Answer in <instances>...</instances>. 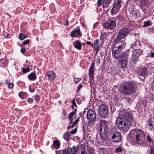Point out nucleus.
<instances>
[{
    "label": "nucleus",
    "mask_w": 154,
    "mask_h": 154,
    "mask_svg": "<svg viewBox=\"0 0 154 154\" xmlns=\"http://www.w3.org/2000/svg\"><path fill=\"white\" fill-rule=\"evenodd\" d=\"M132 120V115L124 110L121 112L120 116L117 118L116 123L122 130L126 131L129 128Z\"/></svg>",
    "instance_id": "obj_1"
},
{
    "label": "nucleus",
    "mask_w": 154,
    "mask_h": 154,
    "mask_svg": "<svg viewBox=\"0 0 154 154\" xmlns=\"http://www.w3.org/2000/svg\"><path fill=\"white\" fill-rule=\"evenodd\" d=\"M131 140L134 144L141 145L144 141L145 134L141 129H134L130 133Z\"/></svg>",
    "instance_id": "obj_2"
},
{
    "label": "nucleus",
    "mask_w": 154,
    "mask_h": 154,
    "mask_svg": "<svg viewBox=\"0 0 154 154\" xmlns=\"http://www.w3.org/2000/svg\"><path fill=\"white\" fill-rule=\"evenodd\" d=\"M137 88V84L134 82H131L121 85L119 88V90L123 94L129 95L135 92Z\"/></svg>",
    "instance_id": "obj_3"
},
{
    "label": "nucleus",
    "mask_w": 154,
    "mask_h": 154,
    "mask_svg": "<svg viewBox=\"0 0 154 154\" xmlns=\"http://www.w3.org/2000/svg\"><path fill=\"white\" fill-rule=\"evenodd\" d=\"M108 107L105 104H101L98 107L99 114L100 116L104 118L108 117L109 113L108 112Z\"/></svg>",
    "instance_id": "obj_4"
},
{
    "label": "nucleus",
    "mask_w": 154,
    "mask_h": 154,
    "mask_svg": "<svg viewBox=\"0 0 154 154\" xmlns=\"http://www.w3.org/2000/svg\"><path fill=\"white\" fill-rule=\"evenodd\" d=\"M108 123L105 120H100V132L101 135H105L109 132Z\"/></svg>",
    "instance_id": "obj_5"
},
{
    "label": "nucleus",
    "mask_w": 154,
    "mask_h": 154,
    "mask_svg": "<svg viewBox=\"0 0 154 154\" xmlns=\"http://www.w3.org/2000/svg\"><path fill=\"white\" fill-rule=\"evenodd\" d=\"M128 57V54L126 52L123 53L120 56L119 59L122 68H124L127 66Z\"/></svg>",
    "instance_id": "obj_6"
},
{
    "label": "nucleus",
    "mask_w": 154,
    "mask_h": 154,
    "mask_svg": "<svg viewBox=\"0 0 154 154\" xmlns=\"http://www.w3.org/2000/svg\"><path fill=\"white\" fill-rule=\"evenodd\" d=\"M122 0H115L113 3V7L111 12L112 15L116 14L119 11L121 6Z\"/></svg>",
    "instance_id": "obj_7"
},
{
    "label": "nucleus",
    "mask_w": 154,
    "mask_h": 154,
    "mask_svg": "<svg viewBox=\"0 0 154 154\" xmlns=\"http://www.w3.org/2000/svg\"><path fill=\"white\" fill-rule=\"evenodd\" d=\"M87 118L88 119V124L89 126L93 125L96 120V116L94 111L91 109L89 110L87 113Z\"/></svg>",
    "instance_id": "obj_8"
},
{
    "label": "nucleus",
    "mask_w": 154,
    "mask_h": 154,
    "mask_svg": "<svg viewBox=\"0 0 154 154\" xmlns=\"http://www.w3.org/2000/svg\"><path fill=\"white\" fill-rule=\"evenodd\" d=\"M103 26L106 29L112 30L116 26V23L115 20L109 19L104 23L103 24Z\"/></svg>",
    "instance_id": "obj_9"
},
{
    "label": "nucleus",
    "mask_w": 154,
    "mask_h": 154,
    "mask_svg": "<svg viewBox=\"0 0 154 154\" xmlns=\"http://www.w3.org/2000/svg\"><path fill=\"white\" fill-rule=\"evenodd\" d=\"M130 32V30L127 28H124L121 29L118 34L116 41L121 40L123 38L125 40V37Z\"/></svg>",
    "instance_id": "obj_10"
},
{
    "label": "nucleus",
    "mask_w": 154,
    "mask_h": 154,
    "mask_svg": "<svg viewBox=\"0 0 154 154\" xmlns=\"http://www.w3.org/2000/svg\"><path fill=\"white\" fill-rule=\"evenodd\" d=\"M143 51L139 50L137 51V52L132 51L133 53L130 59L131 61L134 64H136L140 55L143 54Z\"/></svg>",
    "instance_id": "obj_11"
},
{
    "label": "nucleus",
    "mask_w": 154,
    "mask_h": 154,
    "mask_svg": "<svg viewBox=\"0 0 154 154\" xmlns=\"http://www.w3.org/2000/svg\"><path fill=\"white\" fill-rule=\"evenodd\" d=\"M122 50L113 46L112 49V56L114 58L118 59L121 55Z\"/></svg>",
    "instance_id": "obj_12"
},
{
    "label": "nucleus",
    "mask_w": 154,
    "mask_h": 154,
    "mask_svg": "<svg viewBox=\"0 0 154 154\" xmlns=\"http://www.w3.org/2000/svg\"><path fill=\"white\" fill-rule=\"evenodd\" d=\"M142 47V45L140 42L137 41L131 45L130 48H132L134 49V50H132V51L137 52L138 50L143 51V50L141 49Z\"/></svg>",
    "instance_id": "obj_13"
},
{
    "label": "nucleus",
    "mask_w": 154,
    "mask_h": 154,
    "mask_svg": "<svg viewBox=\"0 0 154 154\" xmlns=\"http://www.w3.org/2000/svg\"><path fill=\"white\" fill-rule=\"evenodd\" d=\"M118 40L116 41V38L114 41L115 44L114 46L122 50V49H123L125 48L126 45V43L124 40Z\"/></svg>",
    "instance_id": "obj_14"
},
{
    "label": "nucleus",
    "mask_w": 154,
    "mask_h": 154,
    "mask_svg": "<svg viewBox=\"0 0 154 154\" xmlns=\"http://www.w3.org/2000/svg\"><path fill=\"white\" fill-rule=\"evenodd\" d=\"M82 35L79 27H77L76 29H74L70 33V35L72 38L81 37Z\"/></svg>",
    "instance_id": "obj_15"
},
{
    "label": "nucleus",
    "mask_w": 154,
    "mask_h": 154,
    "mask_svg": "<svg viewBox=\"0 0 154 154\" xmlns=\"http://www.w3.org/2000/svg\"><path fill=\"white\" fill-rule=\"evenodd\" d=\"M95 67V63L94 61L92 62L90 68L89 69V80H93L94 79V73Z\"/></svg>",
    "instance_id": "obj_16"
},
{
    "label": "nucleus",
    "mask_w": 154,
    "mask_h": 154,
    "mask_svg": "<svg viewBox=\"0 0 154 154\" xmlns=\"http://www.w3.org/2000/svg\"><path fill=\"white\" fill-rule=\"evenodd\" d=\"M112 138L114 142H119L121 140V135L119 132H116L112 136Z\"/></svg>",
    "instance_id": "obj_17"
},
{
    "label": "nucleus",
    "mask_w": 154,
    "mask_h": 154,
    "mask_svg": "<svg viewBox=\"0 0 154 154\" xmlns=\"http://www.w3.org/2000/svg\"><path fill=\"white\" fill-rule=\"evenodd\" d=\"M147 71V67L146 66L140 68L137 71V73L139 75L143 76L146 75Z\"/></svg>",
    "instance_id": "obj_18"
},
{
    "label": "nucleus",
    "mask_w": 154,
    "mask_h": 154,
    "mask_svg": "<svg viewBox=\"0 0 154 154\" xmlns=\"http://www.w3.org/2000/svg\"><path fill=\"white\" fill-rule=\"evenodd\" d=\"M46 75L50 81L54 80L56 77L55 73L51 71H48L46 73Z\"/></svg>",
    "instance_id": "obj_19"
},
{
    "label": "nucleus",
    "mask_w": 154,
    "mask_h": 154,
    "mask_svg": "<svg viewBox=\"0 0 154 154\" xmlns=\"http://www.w3.org/2000/svg\"><path fill=\"white\" fill-rule=\"evenodd\" d=\"M131 16L133 18L137 19L139 18L140 14L138 11L135 10H133L131 12Z\"/></svg>",
    "instance_id": "obj_20"
},
{
    "label": "nucleus",
    "mask_w": 154,
    "mask_h": 154,
    "mask_svg": "<svg viewBox=\"0 0 154 154\" xmlns=\"http://www.w3.org/2000/svg\"><path fill=\"white\" fill-rule=\"evenodd\" d=\"M73 45L75 48L79 50H81L82 49V44L81 42L78 40L74 42Z\"/></svg>",
    "instance_id": "obj_21"
},
{
    "label": "nucleus",
    "mask_w": 154,
    "mask_h": 154,
    "mask_svg": "<svg viewBox=\"0 0 154 154\" xmlns=\"http://www.w3.org/2000/svg\"><path fill=\"white\" fill-rule=\"evenodd\" d=\"M100 41L97 39H95L94 41V44L93 45V47L94 48L95 50L97 51H98L99 48H100Z\"/></svg>",
    "instance_id": "obj_22"
},
{
    "label": "nucleus",
    "mask_w": 154,
    "mask_h": 154,
    "mask_svg": "<svg viewBox=\"0 0 154 154\" xmlns=\"http://www.w3.org/2000/svg\"><path fill=\"white\" fill-rule=\"evenodd\" d=\"M127 18L126 16H124L121 14H119L116 17L117 20L122 22H124L126 20Z\"/></svg>",
    "instance_id": "obj_23"
},
{
    "label": "nucleus",
    "mask_w": 154,
    "mask_h": 154,
    "mask_svg": "<svg viewBox=\"0 0 154 154\" xmlns=\"http://www.w3.org/2000/svg\"><path fill=\"white\" fill-rule=\"evenodd\" d=\"M69 149H70L69 151L71 154H76L79 148L78 146L75 147V146H73L72 148H70Z\"/></svg>",
    "instance_id": "obj_24"
},
{
    "label": "nucleus",
    "mask_w": 154,
    "mask_h": 154,
    "mask_svg": "<svg viewBox=\"0 0 154 154\" xmlns=\"http://www.w3.org/2000/svg\"><path fill=\"white\" fill-rule=\"evenodd\" d=\"M112 0H103L102 3L103 8H108L109 5L110 4Z\"/></svg>",
    "instance_id": "obj_25"
},
{
    "label": "nucleus",
    "mask_w": 154,
    "mask_h": 154,
    "mask_svg": "<svg viewBox=\"0 0 154 154\" xmlns=\"http://www.w3.org/2000/svg\"><path fill=\"white\" fill-rule=\"evenodd\" d=\"M76 111V109L75 108L74 109V110L73 112H71L69 114L68 118L69 119V122H70V123H72V121H73V117L75 114Z\"/></svg>",
    "instance_id": "obj_26"
},
{
    "label": "nucleus",
    "mask_w": 154,
    "mask_h": 154,
    "mask_svg": "<svg viewBox=\"0 0 154 154\" xmlns=\"http://www.w3.org/2000/svg\"><path fill=\"white\" fill-rule=\"evenodd\" d=\"M109 132L107 133L106 134H110L111 135H112L113 134L116 132V128L114 126H112L110 128V129L109 128Z\"/></svg>",
    "instance_id": "obj_27"
},
{
    "label": "nucleus",
    "mask_w": 154,
    "mask_h": 154,
    "mask_svg": "<svg viewBox=\"0 0 154 154\" xmlns=\"http://www.w3.org/2000/svg\"><path fill=\"white\" fill-rule=\"evenodd\" d=\"M5 83L8 85V87L9 89H13L14 86V84L13 83L10 82V80H7L5 81Z\"/></svg>",
    "instance_id": "obj_28"
},
{
    "label": "nucleus",
    "mask_w": 154,
    "mask_h": 154,
    "mask_svg": "<svg viewBox=\"0 0 154 154\" xmlns=\"http://www.w3.org/2000/svg\"><path fill=\"white\" fill-rule=\"evenodd\" d=\"M70 135L67 132L65 133L63 136V138L66 141H69V140Z\"/></svg>",
    "instance_id": "obj_29"
},
{
    "label": "nucleus",
    "mask_w": 154,
    "mask_h": 154,
    "mask_svg": "<svg viewBox=\"0 0 154 154\" xmlns=\"http://www.w3.org/2000/svg\"><path fill=\"white\" fill-rule=\"evenodd\" d=\"M18 96L21 99L25 98L27 96V94L23 92H20L18 94Z\"/></svg>",
    "instance_id": "obj_30"
},
{
    "label": "nucleus",
    "mask_w": 154,
    "mask_h": 154,
    "mask_svg": "<svg viewBox=\"0 0 154 154\" xmlns=\"http://www.w3.org/2000/svg\"><path fill=\"white\" fill-rule=\"evenodd\" d=\"M36 77V75L33 72H31L28 75V78L30 80L35 79Z\"/></svg>",
    "instance_id": "obj_31"
},
{
    "label": "nucleus",
    "mask_w": 154,
    "mask_h": 154,
    "mask_svg": "<svg viewBox=\"0 0 154 154\" xmlns=\"http://www.w3.org/2000/svg\"><path fill=\"white\" fill-rule=\"evenodd\" d=\"M53 145L54 147L57 149L59 147V141L57 140H55L53 141Z\"/></svg>",
    "instance_id": "obj_32"
},
{
    "label": "nucleus",
    "mask_w": 154,
    "mask_h": 154,
    "mask_svg": "<svg viewBox=\"0 0 154 154\" xmlns=\"http://www.w3.org/2000/svg\"><path fill=\"white\" fill-rule=\"evenodd\" d=\"M152 22L149 20H147L144 22V25H143V27L148 26H151L152 25Z\"/></svg>",
    "instance_id": "obj_33"
},
{
    "label": "nucleus",
    "mask_w": 154,
    "mask_h": 154,
    "mask_svg": "<svg viewBox=\"0 0 154 154\" xmlns=\"http://www.w3.org/2000/svg\"><path fill=\"white\" fill-rule=\"evenodd\" d=\"M28 37L27 36L24 35L22 33H20L18 35V38L20 40H23Z\"/></svg>",
    "instance_id": "obj_34"
},
{
    "label": "nucleus",
    "mask_w": 154,
    "mask_h": 154,
    "mask_svg": "<svg viewBox=\"0 0 154 154\" xmlns=\"http://www.w3.org/2000/svg\"><path fill=\"white\" fill-rule=\"evenodd\" d=\"M123 149L120 146H119L118 148L115 149V152L116 153L122 152Z\"/></svg>",
    "instance_id": "obj_35"
},
{
    "label": "nucleus",
    "mask_w": 154,
    "mask_h": 154,
    "mask_svg": "<svg viewBox=\"0 0 154 154\" xmlns=\"http://www.w3.org/2000/svg\"><path fill=\"white\" fill-rule=\"evenodd\" d=\"M107 34L106 33H102L100 37V39L101 41H103L106 38Z\"/></svg>",
    "instance_id": "obj_36"
},
{
    "label": "nucleus",
    "mask_w": 154,
    "mask_h": 154,
    "mask_svg": "<svg viewBox=\"0 0 154 154\" xmlns=\"http://www.w3.org/2000/svg\"><path fill=\"white\" fill-rule=\"evenodd\" d=\"M33 98L37 102H38L40 100V97L38 95H36L34 96Z\"/></svg>",
    "instance_id": "obj_37"
},
{
    "label": "nucleus",
    "mask_w": 154,
    "mask_h": 154,
    "mask_svg": "<svg viewBox=\"0 0 154 154\" xmlns=\"http://www.w3.org/2000/svg\"><path fill=\"white\" fill-rule=\"evenodd\" d=\"M30 69L29 67H27L26 68H22V71L24 73H25L28 72L29 71Z\"/></svg>",
    "instance_id": "obj_38"
},
{
    "label": "nucleus",
    "mask_w": 154,
    "mask_h": 154,
    "mask_svg": "<svg viewBox=\"0 0 154 154\" xmlns=\"http://www.w3.org/2000/svg\"><path fill=\"white\" fill-rule=\"evenodd\" d=\"M69 151V149H65L62 150V153L63 154H70Z\"/></svg>",
    "instance_id": "obj_39"
},
{
    "label": "nucleus",
    "mask_w": 154,
    "mask_h": 154,
    "mask_svg": "<svg viewBox=\"0 0 154 154\" xmlns=\"http://www.w3.org/2000/svg\"><path fill=\"white\" fill-rule=\"evenodd\" d=\"M30 42V40L29 39H27L26 41L23 42L21 45L22 46H24L25 45L28 44Z\"/></svg>",
    "instance_id": "obj_40"
},
{
    "label": "nucleus",
    "mask_w": 154,
    "mask_h": 154,
    "mask_svg": "<svg viewBox=\"0 0 154 154\" xmlns=\"http://www.w3.org/2000/svg\"><path fill=\"white\" fill-rule=\"evenodd\" d=\"M147 4V1L146 0H144L143 2L141 1L140 2V5L141 6V8H142V6H144L146 5Z\"/></svg>",
    "instance_id": "obj_41"
},
{
    "label": "nucleus",
    "mask_w": 154,
    "mask_h": 154,
    "mask_svg": "<svg viewBox=\"0 0 154 154\" xmlns=\"http://www.w3.org/2000/svg\"><path fill=\"white\" fill-rule=\"evenodd\" d=\"M27 101L28 103L31 104L33 103L34 100L33 98H28L27 99Z\"/></svg>",
    "instance_id": "obj_42"
},
{
    "label": "nucleus",
    "mask_w": 154,
    "mask_h": 154,
    "mask_svg": "<svg viewBox=\"0 0 154 154\" xmlns=\"http://www.w3.org/2000/svg\"><path fill=\"white\" fill-rule=\"evenodd\" d=\"M81 80V78H74V81L75 83H78Z\"/></svg>",
    "instance_id": "obj_43"
},
{
    "label": "nucleus",
    "mask_w": 154,
    "mask_h": 154,
    "mask_svg": "<svg viewBox=\"0 0 154 154\" xmlns=\"http://www.w3.org/2000/svg\"><path fill=\"white\" fill-rule=\"evenodd\" d=\"M146 139L147 142H152V140L150 136L149 135L146 136Z\"/></svg>",
    "instance_id": "obj_44"
},
{
    "label": "nucleus",
    "mask_w": 154,
    "mask_h": 154,
    "mask_svg": "<svg viewBox=\"0 0 154 154\" xmlns=\"http://www.w3.org/2000/svg\"><path fill=\"white\" fill-rule=\"evenodd\" d=\"M148 123L150 126H153V122L151 119H150L148 120Z\"/></svg>",
    "instance_id": "obj_45"
},
{
    "label": "nucleus",
    "mask_w": 154,
    "mask_h": 154,
    "mask_svg": "<svg viewBox=\"0 0 154 154\" xmlns=\"http://www.w3.org/2000/svg\"><path fill=\"white\" fill-rule=\"evenodd\" d=\"M74 126V125L72 124V123H70V122H69V126L67 127V129H69L72 128Z\"/></svg>",
    "instance_id": "obj_46"
},
{
    "label": "nucleus",
    "mask_w": 154,
    "mask_h": 154,
    "mask_svg": "<svg viewBox=\"0 0 154 154\" xmlns=\"http://www.w3.org/2000/svg\"><path fill=\"white\" fill-rule=\"evenodd\" d=\"M103 0H98L97 4L98 7L102 5V2Z\"/></svg>",
    "instance_id": "obj_47"
},
{
    "label": "nucleus",
    "mask_w": 154,
    "mask_h": 154,
    "mask_svg": "<svg viewBox=\"0 0 154 154\" xmlns=\"http://www.w3.org/2000/svg\"><path fill=\"white\" fill-rule=\"evenodd\" d=\"M72 105L74 106L75 107L76 109L77 108V105L76 103V102H75V99H73L72 100Z\"/></svg>",
    "instance_id": "obj_48"
},
{
    "label": "nucleus",
    "mask_w": 154,
    "mask_h": 154,
    "mask_svg": "<svg viewBox=\"0 0 154 154\" xmlns=\"http://www.w3.org/2000/svg\"><path fill=\"white\" fill-rule=\"evenodd\" d=\"M149 154H154V147L151 148Z\"/></svg>",
    "instance_id": "obj_49"
},
{
    "label": "nucleus",
    "mask_w": 154,
    "mask_h": 154,
    "mask_svg": "<svg viewBox=\"0 0 154 154\" xmlns=\"http://www.w3.org/2000/svg\"><path fill=\"white\" fill-rule=\"evenodd\" d=\"M77 130V128H75V129H74L72 131H71L70 132V133L72 134H75Z\"/></svg>",
    "instance_id": "obj_50"
},
{
    "label": "nucleus",
    "mask_w": 154,
    "mask_h": 154,
    "mask_svg": "<svg viewBox=\"0 0 154 154\" xmlns=\"http://www.w3.org/2000/svg\"><path fill=\"white\" fill-rule=\"evenodd\" d=\"M80 148L81 149L80 150H81L85 149V146L84 145L81 144L80 146Z\"/></svg>",
    "instance_id": "obj_51"
},
{
    "label": "nucleus",
    "mask_w": 154,
    "mask_h": 154,
    "mask_svg": "<svg viewBox=\"0 0 154 154\" xmlns=\"http://www.w3.org/2000/svg\"><path fill=\"white\" fill-rule=\"evenodd\" d=\"M76 101L78 104H80L81 102V100L80 99V98H77L76 100Z\"/></svg>",
    "instance_id": "obj_52"
},
{
    "label": "nucleus",
    "mask_w": 154,
    "mask_h": 154,
    "mask_svg": "<svg viewBox=\"0 0 154 154\" xmlns=\"http://www.w3.org/2000/svg\"><path fill=\"white\" fill-rule=\"evenodd\" d=\"M83 85L81 84L79 85V86L78 88L77 92L81 89Z\"/></svg>",
    "instance_id": "obj_53"
},
{
    "label": "nucleus",
    "mask_w": 154,
    "mask_h": 154,
    "mask_svg": "<svg viewBox=\"0 0 154 154\" xmlns=\"http://www.w3.org/2000/svg\"><path fill=\"white\" fill-rule=\"evenodd\" d=\"M86 44H87L88 45H89L91 46H92V47L93 46V43H92L91 42L87 41L86 42Z\"/></svg>",
    "instance_id": "obj_54"
},
{
    "label": "nucleus",
    "mask_w": 154,
    "mask_h": 154,
    "mask_svg": "<svg viewBox=\"0 0 154 154\" xmlns=\"http://www.w3.org/2000/svg\"><path fill=\"white\" fill-rule=\"evenodd\" d=\"M86 126H85V125H84L82 127V131L83 132H84V133H85V131H86Z\"/></svg>",
    "instance_id": "obj_55"
},
{
    "label": "nucleus",
    "mask_w": 154,
    "mask_h": 154,
    "mask_svg": "<svg viewBox=\"0 0 154 154\" xmlns=\"http://www.w3.org/2000/svg\"><path fill=\"white\" fill-rule=\"evenodd\" d=\"M26 51L25 48L24 47L22 48L21 49V52L23 54Z\"/></svg>",
    "instance_id": "obj_56"
},
{
    "label": "nucleus",
    "mask_w": 154,
    "mask_h": 154,
    "mask_svg": "<svg viewBox=\"0 0 154 154\" xmlns=\"http://www.w3.org/2000/svg\"><path fill=\"white\" fill-rule=\"evenodd\" d=\"M126 100H127L128 102H131L132 100V99L130 98L129 97H126Z\"/></svg>",
    "instance_id": "obj_57"
},
{
    "label": "nucleus",
    "mask_w": 154,
    "mask_h": 154,
    "mask_svg": "<svg viewBox=\"0 0 154 154\" xmlns=\"http://www.w3.org/2000/svg\"><path fill=\"white\" fill-rule=\"evenodd\" d=\"M149 56L151 57H154V52H152L150 53V54H149Z\"/></svg>",
    "instance_id": "obj_58"
},
{
    "label": "nucleus",
    "mask_w": 154,
    "mask_h": 154,
    "mask_svg": "<svg viewBox=\"0 0 154 154\" xmlns=\"http://www.w3.org/2000/svg\"><path fill=\"white\" fill-rule=\"evenodd\" d=\"M5 36H6V38H8L9 37V34L7 33H5L4 34Z\"/></svg>",
    "instance_id": "obj_59"
},
{
    "label": "nucleus",
    "mask_w": 154,
    "mask_h": 154,
    "mask_svg": "<svg viewBox=\"0 0 154 154\" xmlns=\"http://www.w3.org/2000/svg\"><path fill=\"white\" fill-rule=\"evenodd\" d=\"M100 57H98L97 58V63H98V64L99 65L100 63Z\"/></svg>",
    "instance_id": "obj_60"
},
{
    "label": "nucleus",
    "mask_w": 154,
    "mask_h": 154,
    "mask_svg": "<svg viewBox=\"0 0 154 154\" xmlns=\"http://www.w3.org/2000/svg\"><path fill=\"white\" fill-rule=\"evenodd\" d=\"M85 149L81 150V153L80 154H85Z\"/></svg>",
    "instance_id": "obj_61"
},
{
    "label": "nucleus",
    "mask_w": 154,
    "mask_h": 154,
    "mask_svg": "<svg viewBox=\"0 0 154 154\" xmlns=\"http://www.w3.org/2000/svg\"><path fill=\"white\" fill-rule=\"evenodd\" d=\"M118 98L115 95V96L113 97V100H114L115 102L117 101Z\"/></svg>",
    "instance_id": "obj_62"
},
{
    "label": "nucleus",
    "mask_w": 154,
    "mask_h": 154,
    "mask_svg": "<svg viewBox=\"0 0 154 154\" xmlns=\"http://www.w3.org/2000/svg\"><path fill=\"white\" fill-rule=\"evenodd\" d=\"M79 118H80V117H79L77 119L75 122L76 124H77V123H78V122L79 121Z\"/></svg>",
    "instance_id": "obj_63"
},
{
    "label": "nucleus",
    "mask_w": 154,
    "mask_h": 154,
    "mask_svg": "<svg viewBox=\"0 0 154 154\" xmlns=\"http://www.w3.org/2000/svg\"><path fill=\"white\" fill-rule=\"evenodd\" d=\"M65 25L66 26H68L69 25V22H68V20H66V22Z\"/></svg>",
    "instance_id": "obj_64"
}]
</instances>
